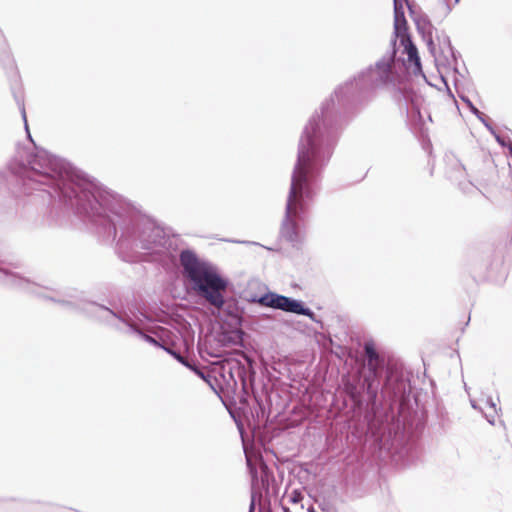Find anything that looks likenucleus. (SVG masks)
Returning <instances> with one entry per match:
<instances>
[{
  "instance_id": "obj_5",
  "label": "nucleus",
  "mask_w": 512,
  "mask_h": 512,
  "mask_svg": "<svg viewBox=\"0 0 512 512\" xmlns=\"http://www.w3.org/2000/svg\"><path fill=\"white\" fill-rule=\"evenodd\" d=\"M260 304L266 307H271L275 309H280L286 312H291L299 315H306L309 317H313V312L304 307L301 301L288 298L282 295H278L275 293H268L262 296L259 299Z\"/></svg>"
},
{
  "instance_id": "obj_4",
  "label": "nucleus",
  "mask_w": 512,
  "mask_h": 512,
  "mask_svg": "<svg viewBox=\"0 0 512 512\" xmlns=\"http://www.w3.org/2000/svg\"><path fill=\"white\" fill-rule=\"evenodd\" d=\"M406 0H394V33L407 54L408 61L414 65L413 72H421V63L416 47L406 34V20L404 18L403 3Z\"/></svg>"
},
{
  "instance_id": "obj_3",
  "label": "nucleus",
  "mask_w": 512,
  "mask_h": 512,
  "mask_svg": "<svg viewBox=\"0 0 512 512\" xmlns=\"http://www.w3.org/2000/svg\"><path fill=\"white\" fill-rule=\"evenodd\" d=\"M138 331L146 341L162 347L179 362L191 368L180 355V352L188 351L194 343V331L190 324L180 322L177 327H173V330L161 326L146 328V331L152 335L144 334L140 330Z\"/></svg>"
},
{
  "instance_id": "obj_9",
  "label": "nucleus",
  "mask_w": 512,
  "mask_h": 512,
  "mask_svg": "<svg viewBox=\"0 0 512 512\" xmlns=\"http://www.w3.org/2000/svg\"><path fill=\"white\" fill-rule=\"evenodd\" d=\"M365 352L369 359V363L372 365L373 361L377 359V353L374 346L372 344H366Z\"/></svg>"
},
{
  "instance_id": "obj_14",
  "label": "nucleus",
  "mask_w": 512,
  "mask_h": 512,
  "mask_svg": "<svg viewBox=\"0 0 512 512\" xmlns=\"http://www.w3.org/2000/svg\"><path fill=\"white\" fill-rule=\"evenodd\" d=\"M196 372H197V374H198L199 376L203 377V374H202V372H200V371H197V370H196Z\"/></svg>"
},
{
  "instance_id": "obj_11",
  "label": "nucleus",
  "mask_w": 512,
  "mask_h": 512,
  "mask_svg": "<svg viewBox=\"0 0 512 512\" xmlns=\"http://www.w3.org/2000/svg\"><path fill=\"white\" fill-rule=\"evenodd\" d=\"M468 104H469V107L471 108V111H472L475 115L479 116V115H480L479 110H478L477 108H475V107H474L470 102H468Z\"/></svg>"
},
{
  "instance_id": "obj_13",
  "label": "nucleus",
  "mask_w": 512,
  "mask_h": 512,
  "mask_svg": "<svg viewBox=\"0 0 512 512\" xmlns=\"http://www.w3.org/2000/svg\"><path fill=\"white\" fill-rule=\"evenodd\" d=\"M84 185H85L84 183L83 184H78L77 187H78V189H80L82 191V190L85 189Z\"/></svg>"
},
{
  "instance_id": "obj_8",
  "label": "nucleus",
  "mask_w": 512,
  "mask_h": 512,
  "mask_svg": "<svg viewBox=\"0 0 512 512\" xmlns=\"http://www.w3.org/2000/svg\"><path fill=\"white\" fill-rule=\"evenodd\" d=\"M392 62L393 59L389 57L388 59H383L376 64L375 71L381 81L386 82L389 80Z\"/></svg>"
},
{
  "instance_id": "obj_2",
  "label": "nucleus",
  "mask_w": 512,
  "mask_h": 512,
  "mask_svg": "<svg viewBox=\"0 0 512 512\" xmlns=\"http://www.w3.org/2000/svg\"><path fill=\"white\" fill-rule=\"evenodd\" d=\"M314 155L313 144L309 135L302 137L300 141L297 163L295 165L291 189L287 203V215L282 226V235L287 240L294 242L301 238L302 231L294 221L300 199L305 194V181L309 170L311 159Z\"/></svg>"
},
{
  "instance_id": "obj_12",
  "label": "nucleus",
  "mask_w": 512,
  "mask_h": 512,
  "mask_svg": "<svg viewBox=\"0 0 512 512\" xmlns=\"http://www.w3.org/2000/svg\"><path fill=\"white\" fill-rule=\"evenodd\" d=\"M244 449H245V454H246L247 462H248V463H250V461H251V456H250L249 452L247 451V448H246V447H244Z\"/></svg>"
},
{
  "instance_id": "obj_6",
  "label": "nucleus",
  "mask_w": 512,
  "mask_h": 512,
  "mask_svg": "<svg viewBox=\"0 0 512 512\" xmlns=\"http://www.w3.org/2000/svg\"><path fill=\"white\" fill-rule=\"evenodd\" d=\"M31 169L43 177L54 179L61 174V163L46 151H39L30 161Z\"/></svg>"
},
{
  "instance_id": "obj_7",
  "label": "nucleus",
  "mask_w": 512,
  "mask_h": 512,
  "mask_svg": "<svg viewBox=\"0 0 512 512\" xmlns=\"http://www.w3.org/2000/svg\"><path fill=\"white\" fill-rule=\"evenodd\" d=\"M481 399H471V404L475 409H481L484 412L487 420L493 424L495 417L497 416V403L496 401L486 393H481Z\"/></svg>"
},
{
  "instance_id": "obj_1",
  "label": "nucleus",
  "mask_w": 512,
  "mask_h": 512,
  "mask_svg": "<svg viewBox=\"0 0 512 512\" xmlns=\"http://www.w3.org/2000/svg\"><path fill=\"white\" fill-rule=\"evenodd\" d=\"M180 261L193 291L210 305L222 308L229 280L215 265L199 259L190 250L182 251Z\"/></svg>"
},
{
  "instance_id": "obj_15",
  "label": "nucleus",
  "mask_w": 512,
  "mask_h": 512,
  "mask_svg": "<svg viewBox=\"0 0 512 512\" xmlns=\"http://www.w3.org/2000/svg\"><path fill=\"white\" fill-rule=\"evenodd\" d=\"M309 512H315L313 508L309 509Z\"/></svg>"
},
{
  "instance_id": "obj_10",
  "label": "nucleus",
  "mask_w": 512,
  "mask_h": 512,
  "mask_svg": "<svg viewBox=\"0 0 512 512\" xmlns=\"http://www.w3.org/2000/svg\"><path fill=\"white\" fill-rule=\"evenodd\" d=\"M287 498L290 502L297 504L303 499V495L298 490H292L287 494Z\"/></svg>"
}]
</instances>
